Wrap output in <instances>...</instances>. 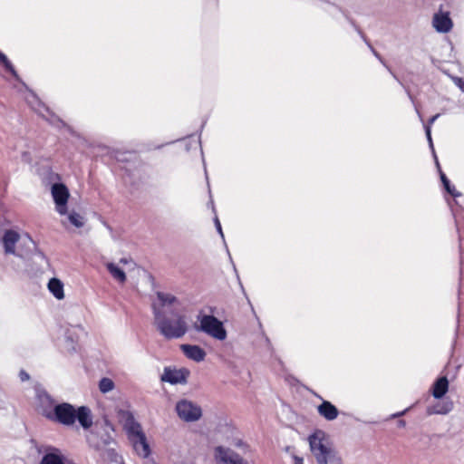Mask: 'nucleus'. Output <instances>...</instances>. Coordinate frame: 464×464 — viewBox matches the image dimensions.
I'll return each instance as SVG.
<instances>
[{"label": "nucleus", "mask_w": 464, "mask_h": 464, "mask_svg": "<svg viewBox=\"0 0 464 464\" xmlns=\"http://www.w3.org/2000/svg\"><path fill=\"white\" fill-rule=\"evenodd\" d=\"M66 215H67V218H68L69 222L75 227L80 228L84 226L85 218L81 214H79L75 211H72L70 213L67 212Z\"/></svg>", "instance_id": "nucleus-25"}, {"label": "nucleus", "mask_w": 464, "mask_h": 464, "mask_svg": "<svg viewBox=\"0 0 464 464\" xmlns=\"http://www.w3.org/2000/svg\"><path fill=\"white\" fill-rule=\"evenodd\" d=\"M51 194L55 204V210L61 215L67 214V203L70 193L67 187L62 183H54L51 187Z\"/></svg>", "instance_id": "nucleus-7"}, {"label": "nucleus", "mask_w": 464, "mask_h": 464, "mask_svg": "<svg viewBox=\"0 0 464 464\" xmlns=\"http://www.w3.org/2000/svg\"><path fill=\"white\" fill-rule=\"evenodd\" d=\"M84 334V329L81 325L72 326L65 333L64 349L68 353H75L78 347L80 335Z\"/></svg>", "instance_id": "nucleus-10"}, {"label": "nucleus", "mask_w": 464, "mask_h": 464, "mask_svg": "<svg viewBox=\"0 0 464 464\" xmlns=\"http://www.w3.org/2000/svg\"><path fill=\"white\" fill-rule=\"evenodd\" d=\"M318 464H342V461L341 459L334 453L326 459L325 462Z\"/></svg>", "instance_id": "nucleus-30"}, {"label": "nucleus", "mask_w": 464, "mask_h": 464, "mask_svg": "<svg viewBox=\"0 0 464 464\" xmlns=\"http://www.w3.org/2000/svg\"><path fill=\"white\" fill-rule=\"evenodd\" d=\"M449 391V381L446 376L436 380L431 387V394L435 399H441Z\"/></svg>", "instance_id": "nucleus-19"}, {"label": "nucleus", "mask_w": 464, "mask_h": 464, "mask_svg": "<svg viewBox=\"0 0 464 464\" xmlns=\"http://www.w3.org/2000/svg\"><path fill=\"white\" fill-rule=\"evenodd\" d=\"M120 263L127 264V263H128V261H127V259H125V258H121V259L120 260Z\"/></svg>", "instance_id": "nucleus-41"}, {"label": "nucleus", "mask_w": 464, "mask_h": 464, "mask_svg": "<svg viewBox=\"0 0 464 464\" xmlns=\"http://www.w3.org/2000/svg\"><path fill=\"white\" fill-rule=\"evenodd\" d=\"M232 445H234L237 448H240L244 445V443L241 440H233Z\"/></svg>", "instance_id": "nucleus-37"}, {"label": "nucleus", "mask_w": 464, "mask_h": 464, "mask_svg": "<svg viewBox=\"0 0 464 464\" xmlns=\"http://www.w3.org/2000/svg\"><path fill=\"white\" fill-rule=\"evenodd\" d=\"M180 350L188 359L200 362L205 360L206 352L198 345L181 344Z\"/></svg>", "instance_id": "nucleus-13"}, {"label": "nucleus", "mask_w": 464, "mask_h": 464, "mask_svg": "<svg viewBox=\"0 0 464 464\" xmlns=\"http://www.w3.org/2000/svg\"><path fill=\"white\" fill-rule=\"evenodd\" d=\"M44 417L61 424L71 426L76 420V410L70 403L64 402L55 405L53 409L47 408L44 411Z\"/></svg>", "instance_id": "nucleus-4"}, {"label": "nucleus", "mask_w": 464, "mask_h": 464, "mask_svg": "<svg viewBox=\"0 0 464 464\" xmlns=\"http://www.w3.org/2000/svg\"><path fill=\"white\" fill-rule=\"evenodd\" d=\"M432 24L436 31L440 33H448L453 26L450 14L441 11L434 14Z\"/></svg>", "instance_id": "nucleus-12"}, {"label": "nucleus", "mask_w": 464, "mask_h": 464, "mask_svg": "<svg viewBox=\"0 0 464 464\" xmlns=\"http://www.w3.org/2000/svg\"><path fill=\"white\" fill-rule=\"evenodd\" d=\"M189 375V371L186 368H171L165 367L160 376V380L163 382L170 384H183L187 382V379Z\"/></svg>", "instance_id": "nucleus-9"}, {"label": "nucleus", "mask_w": 464, "mask_h": 464, "mask_svg": "<svg viewBox=\"0 0 464 464\" xmlns=\"http://www.w3.org/2000/svg\"><path fill=\"white\" fill-rule=\"evenodd\" d=\"M453 410V402L451 401H439L433 405H430L427 408V414H440L445 415L450 412Z\"/></svg>", "instance_id": "nucleus-18"}, {"label": "nucleus", "mask_w": 464, "mask_h": 464, "mask_svg": "<svg viewBox=\"0 0 464 464\" xmlns=\"http://www.w3.org/2000/svg\"><path fill=\"white\" fill-rule=\"evenodd\" d=\"M214 455L217 464H250L247 459L227 447H217Z\"/></svg>", "instance_id": "nucleus-8"}, {"label": "nucleus", "mask_w": 464, "mask_h": 464, "mask_svg": "<svg viewBox=\"0 0 464 464\" xmlns=\"http://www.w3.org/2000/svg\"><path fill=\"white\" fill-rule=\"evenodd\" d=\"M50 293L58 300L64 298L63 284L58 278H51L47 285Z\"/></svg>", "instance_id": "nucleus-21"}, {"label": "nucleus", "mask_w": 464, "mask_h": 464, "mask_svg": "<svg viewBox=\"0 0 464 464\" xmlns=\"http://www.w3.org/2000/svg\"><path fill=\"white\" fill-rule=\"evenodd\" d=\"M407 411H408V409H406V410H404V411H402L401 412H398V413L394 414L393 417L394 418L395 417H401V416L404 415Z\"/></svg>", "instance_id": "nucleus-39"}, {"label": "nucleus", "mask_w": 464, "mask_h": 464, "mask_svg": "<svg viewBox=\"0 0 464 464\" xmlns=\"http://www.w3.org/2000/svg\"><path fill=\"white\" fill-rule=\"evenodd\" d=\"M1 244L5 255H13L22 259L27 258L35 248V244L28 234H20L13 229L5 231Z\"/></svg>", "instance_id": "nucleus-2"}, {"label": "nucleus", "mask_w": 464, "mask_h": 464, "mask_svg": "<svg viewBox=\"0 0 464 464\" xmlns=\"http://www.w3.org/2000/svg\"><path fill=\"white\" fill-rule=\"evenodd\" d=\"M123 427L129 436V439L137 437L144 433L140 424L137 422L134 417L130 413L126 414V419L124 420Z\"/></svg>", "instance_id": "nucleus-15"}, {"label": "nucleus", "mask_w": 464, "mask_h": 464, "mask_svg": "<svg viewBox=\"0 0 464 464\" xmlns=\"http://www.w3.org/2000/svg\"><path fill=\"white\" fill-rule=\"evenodd\" d=\"M0 63L3 64L5 69L9 72L14 78H18L17 72L15 69L14 68L11 62L8 60L6 55L0 52Z\"/></svg>", "instance_id": "nucleus-28"}, {"label": "nucleus", "mask_w": 464, "mask_h": 464, "mask_svg": "<svg viewBox=\"0 0 464 464\" xmlns=\"http://www.w3.org/2000/svg\"><path fill=\"white\" fill-rule=\"evenodd\" d=\"M157 297L160 301V305L157 304V306L162 309V311H165V307L175 306L179 304V300L177 297L169 293L158 292Z\"/></svg>", "instance_id": "nucleus-22"}, {"label": "nucleus", "mask_w": 464, "mask_h": 464, "mask_svg": "<svg viewBox=\"0 0 464 464\" xmlns=\"http://www.w3.org/2000/svg\"><path fill=\"white\" fill-rule=\"evenodd\" d=\"M0 63L3 64L5 69L9 72L14 78H18L17 72L15 69L14 68L11 62L8 60L6 55L0 52Z\"/></svg>", "instance_id": "nucleus-27"}, {"label": "nucleus", "mask_w": 464, "mask_h": 464, "mask_svg": "<svg viewBox=\"0 0 464 464\" xmlns=\"http://www.w3.org/2000/svg\"><path fill=\"white\" fill-rule=\"evenodd\" d=\"M440 117V114H436L434 116H432L426 124H424V127L425 126H430V130H431V125L435 122V121Z\"/></svg>", "instance_id": "nucleus-35"}, {"label": "nucleus", "mask_w": 464, "mask_h": 464, "mask_svg": "<svg viewBox=\"0 0 464 464\" xmlns=\"http://www.w3.org/2000/svg\"><path fill=\"white\" fill-rule=\"evenodd\" d=\"M372 51L373 53V54L380 60V62L388 69V71L392 73V75L396 79L398 80L397 76L392 72V70L388 67V65L384 63V61L382 59V57L380 56V54L373 49L372 48Z\"/></svg>", "instance_id": "nucleus-32"}, {"label": "nucleus", "mask_w": 464, "mask_h": 464, "mask_svg": "<svg viewBox=\"0 0 464 464\" xmlns=\"http://www.w3.org/2000/svg\"><path fill=\"white\" fill-rule=\"evenodd\" d=\"M425 133L427 136V140L429 141L430 148L434 152V147H433V142H432V139H431V130H430V126H425Z\"/></svg>", "instance_id": "nucleus-31"}, {"label": "nucleus", "mask_w": 464, "mask_h": 464, "mask_svg": "<svg viewBox=\"0 0 464 464\" xmlns=\"http://www.w3.org/2000/svg\"><path fill=\"white\" fill-rule=\"evenodd\" d=\"M308 440L310 450L318 463L325 462L326 459L329 458L330 455L334 454V451L328 445L326 434L323 430H315L309 436Z\"/></svg>", "instance_id": "nucleus-5"}, {"label": "nucleus", "mask_w": 464, "mask_h": 464, "mask_svg": "<svg viewBox=\"0 0 464 464\" xmlns=\"http://www.w3.org/2000/svg\"><path fill=\"white\" fill-rule=\"evenodd\" d=\"M19 376L21 381L23 382L27 381L29 379V374L24 371H21Z\"/></svg>", "instance_id": "nucleus-36"}, {"label": "nucleus", "mask_w": 464, "mask_h": 464, "mask_svg": "<svg viewBox=\"0 0 464 464\" xmlns=\"http://www.w3.org/2000/svg\"><path fill=\"white\" fill-rule=\"evenodd\" d=\"M76 420L80 425L87 430L92 425V415L91 410L86 406H81L76 410Z\"/></svg>", "instance_id": "nucleus-17"}, {"label": "nucleus", "mask_w": 464, "mask_h": 464, "mask_svg": "<svg viewBox=\"0 0 464 464\" xmlns=\"http://www.w3.org/2000/svg\"><path fill=\"white\" fill-rule=\"evenodd\" d=\"M27 102L30 104V106L36 111L40 115L44 117L46 120L50 121L52 123H54L53 120H51L48 115L44 114V112H47L49 114V110L46 108L44 104L41 103V102L38 100V98L34 94L30 93L29 96L26 97Z\"/></svg>", "instance_id": "nucleus-20"}, {"label": "nucleus", "mask_w": 464, "mask_h": 464, "mask_svg": "<svg viewBox=\"0 0 464 464\" xmlns=\"http://www.w3.org/2000/svg\"><path fill=\"white\" fill-rule=\"evenodd\" d=\"M440 179L443 183L445 189L454 198L460 197L461 194L458 192L453 186L450 185V180L448 179L446 175L441 170H440Z\"/></svg>", "instance_id": "nucleus-26"}, {"label": "nucleus", "mask_w": 464, "mask_h": 464, "mask_svg": "<svg viewBox=\"0 0 464 464\" xmlns=\"http://www.w3.org/2000/svg\"><path fill=\"white\" fill-rule=\"evenodd\" d=\"M317 411L319 415L326 420H334L339 414L338 409L328 401H323V402L317 406Z\"/></svg>", "instance_id": "nucleus-16"}, {"label": "nucleus", "mask_w": 464, "mask_h": 464, "mask_svg": "<svg viewBox=\"0 0 464 464\" xmlns=\"http://www.w3.org/2000/svg\"><path fill=\"white\" fill-rule=\"evenodd\" d=\"M39 400V409L42 414L44 416V411L50 407V409H53L55 404L54 401L52 397L46 392H41L38 394Z\"/></svg>", "instance_id": "nucleus-23"}, {"label": "nucleus", "mask_w": 464, "mask_h": 464, "mask_svg": "<svg viewBox=\"0 0 464 464\" xmlns=\"http://www.w3.org/2000/svg\"><path fill=\"white\" fill-rule=\"evenodd\" d=\"M454 82L464 92V80L457 77L454 79Z\"/></svg>", "instance_id": "nucleus-33"}, {"label": "nucleus", "mask_w": 464, "mask_h": 464, "mask_svg": "<svg viewBox=\"0 0 464 464\" xmlns=\"http://www.w3.org/2000/svg\"><path fill=\"white\" fill-rule=\"evenodd\" d=\"M67 458L62 450L55 447H47L44 455L41 460V464H66Z\"/></svg>", "instance_id": "nucleus-11"}, {"label": "nucleus", "mask_w": 464, "mask_h": 464, "mask_svg": "<svg viewBox=\"0 0 464 464\" xmlns=\"http://www.w3.org/2000/svg\"><path fill=\"white\" fill-rule=\"evenodd\" d=\"M176 412L178 416L186 422H194L202 416V410L196 402L183 399L177 402Z\"/></svg>", "instance_id": "nucleus-6"}, {"label": "nucleus", "mask_w": 464, "mask_h": 464, "mask_svg": "<svg viewBox=\"0 0 464 464\" xmlns=\"http://www.w3.org/2000/svg\"><path fill=\"white\" fill-rule=\"evenodd\" d=\"M215 226L217 227L218 232L221 236V237L224 238V234H223V231H222V227H221V225H220V222H219L218 217L215 218Z\"/></svg>", "instance_id": "nucleus-34"}, {"label": "nucleus", "mask_w": 464, "mask_h": 464, "mask_svg": "<svg viewBox=\"0 0 464 464\" xmlns=\"http://www.w3.org/2000/svg\"><path fill=\"white\" fill-rule=\"evenodd\" d=\"M108 271L111 276L120 283H124L126 280V275L124 271L114 263H108L106 265Z\"/></svg>", "instance_id": "nucleus-24"}, {"label": "nucleus", "mask_w": 464, "mask_h": 464, "mask_svg": "<svg viewBox=\"0 0 464 464\" xmlns=\"http://www.w3.org/2000/svg\"><path fill=\"white\" fill-rule=\"evenodd\" d=\"M154 314V324L159 332L167 339H179L186 334L188 332V324L184 315L167 311H162L157 306V304H152Z\"/></svg>", "instance_id": "nucleus-1"}, {"label": "nucleus", "mask_w": 464, "mask_h": 464, "mask_svg": "<svg viewBox=\"0 0 464 464\" xmlns=\"http://www.w3.org/2000/svg\"><path fill=\"white\" fill-rule=\"evenodd\" d=\"M198 331L203 332L204 334L218 341H224L227 339V333L224 327L223 323L214 315H200L198 316Z\"/></svg>", "instance_id": "nucleus-3"}, {"label": "nucleus", "mask_w": 464, "mask_h": 464, "mask_svg": "<svg viewBox=\"0 0 464 464\" xmlns=\"http://www.w3.org/2000/svg\"><path fill=\"white\" fill-rule=\"evenodd\" d=\"M294 464H303V459L297 456L294 457Z\"/></svg>", "instance_id": "nucleus-38"}, {"label": "nucleus", "mask_w": 464, "mask_h": 464, "mask_svg": "<svg viewBox=\"0 0 464 464\" xmlns=\"http://www.w3.org/2000/svg\"><path fill=\"white\" fill-rule=\"evenodd\" d=\"M114 382L109 378H102L99 382V389L102 393H107L112 391Z\"/></svg>", "instance_id": "nucleus-29"}, {"label": "nucleus", "mask_w": 464, "mask_h": 464, "mask_svg": "<svg viewBox=\"0 0 464 464\" xmlns=\"http://www.w3.org/2000/svg\"><path fill=\"white\" fill-rule=\"evenodd\" d=\"M137 454L142 458H147L150 454V449L147 442L145 434L130 439Z\"/></svg>", "instance_id": "nucleus-14"}, {"label": "nucleus", "mask_w": 464, "mask_h": 464, "mask_svg": "<svg viewBox=\"0 0 464 464\" xmlns=\"http://www.w3.org/2000/svg\"><path fill=\"white\" fill-rule=\"evenodd\" d=\"M434 158H435V160H436V164H437V166H438V167H440V165H439V161H438V159H437V157H436V155H435V154H434Z\"/></svg>", "instance_id": "nucleus-42"}, {"label": "nucleus", "mask_w": 464, "mask_h": 464, "mask_svg": "<svg viewBox=\"0 0 464 464\" xmlns=\"http://www.w3.org/2000/svg\"><path fill=\"white\" fill-rule=\"evenodd\" d=\"M415 110H416V112H417V114H418V116H419L420 120L421 121H423V120H422V116H421L420 112L419 111L418 108H415Z\"/></svg>", "instance_id": "nucleus-40"}]
</instances>
